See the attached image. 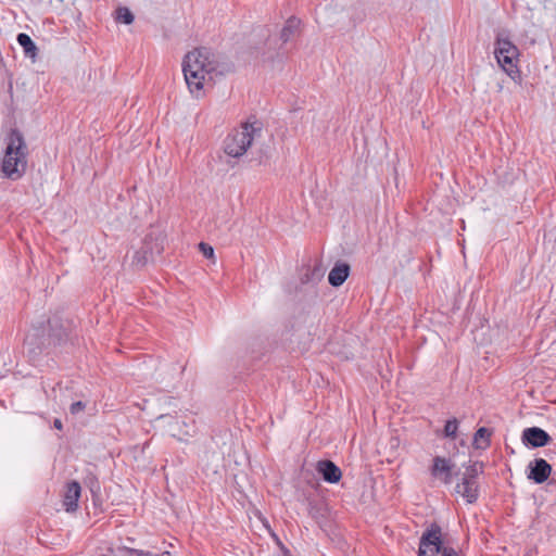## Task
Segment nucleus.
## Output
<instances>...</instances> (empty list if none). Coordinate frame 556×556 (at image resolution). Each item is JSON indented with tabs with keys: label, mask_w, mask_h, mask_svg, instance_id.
Wrapping results in <instances>:
<instances>
[{
	"label": "nucleus",
	"mask_w": 556,
	"mask_h": 556,
	"mask_svg": "<svg viewBox=\"0 0 556 556\" xmlns=\"http://www.w3.org/2000/svg\"><path fill=\"white\" fill-rule=\"evenodd\" d=\"M182 73L190 92L200 97L204 85L213 79V75L222 74L218 56L208 48L194 49L185 56Z\"/></svg>",
	"instance_id": "obj_1"
},
{
	"label": "nucleus",
	"mask_w": 556,
	"mask_h": 556,
	"mask_svg": "<svg viewBox=\"0 0 556 556\" xmlns=\"http://www.w3.org/2000/svg\"><path fill=\"white\" fill-rule=\"evenodd\" d=\"M28 147L24 136L17 129H12L5 137L4 155L1 169L4 177L11 180L20 179L27 168Z\"/></svg>",
	"instance_id": "obj_2"
},
{
	"label": "nucleus",
	"mask_w": 556,
	"mask_h": 556,
	"mask_svg": "<svg viewBox=\"0 0 556 556\" xmlns=\"http://www.w3.org/2000/svg\"><path fill=\"white\" fill-rule=\"evenodd\" d=\"M65 336V328L59 324L58 319H49L46 326H36L31 333H28L25 339V348L27 353L35 357L43 348L50 344H56L61 342Z\"/></svg>",
	"instance_id": "obj_3"
},
{
	"label": "nucleus",
	"mask_w": 556,
	"mask_h": 556,
	"mask_svg": "<svg viewBox=\"0 0 556 556\" xmlns=\"http://www.w3.org/2000/svg\"><path fill=\"white\" fill-rule=\"evenodd\" d=\"M262 136L261 123H244L227 136L224 142L225 153L231 157L242 156L248 148Z\"/></svg>",
	"instance_id": "obj_4"
},
{
	"label": "nucleus",
	"mask_w": 556,
	"mask_h": 556,
	"mask_svg": "<svg viewBox=\"0 0 556 556\" xmlns=\"http://www.w3.org/2000/svg\"><path fill=\"white\" fill-rule=\"evenodd\" d=\"M494 54L498 65L514 78L517 73L518 49L510 41L506 31H498L496 35Z\"/></svg>",
	"instance_id": "obj_5"
},
{
	"label": "nucleus",
	"mask_w": 556,
	"mask_h": 556,
	"mask_svg": "<svg viewBox=\"0 0 556 556\" xmlns=\"http://www.w3.org/2000/svg\"><path fill=\"white\" fill-rule=\"evenodd\" d=\"M418 556H458V554L451 547L442 546L441 528L433 523L420 538Z\"/></svg>",
	"instance_id": "obj_6"
},
{
	"label": "nucleus",
	"mask_w": 556,
	"mask_h": 556,
	"mask_svg": "<svg viewBox=\"0 0 556 556\" xmlns=\"http://www.w3.org/2000/svg\"><path fill=\"white\" fill-rule=\"evenodd\" d=\"M455 464L451 459L437 456L433 458V465L431 467V475L438 478L445 484L452 482L453 469Z\"/></svg>",
	"instance_id": "obj_7"
},
{
	"label": "nucleus",
	"mask_w": 556,
	"mask_h": 556,
	"mask_svg": "<svg viewBox=\"0 0 556 556\" xmlns=\"http://www.w3.org/2000/svg\"><path fill=\"white\" fill-rule=\"evenodd\" d=\"M521 439L526 445H530L532 447L545 446L551 441L549 434L539 427L526 428L522 432Z\"/></svg>",
	"instance_id": "obj_8"
},
{
	"label": "nucleus",
	"mask_w": 556,
	"mask_h": 556,
	"mask_svg": "<svg viewBox=\"0 0 556 556\" xmlns=\"http://www.w3.org/2000/svg\"><path fill=\"white\" fill-rule=\"evenodd\" d=\"M528 468V478L535 483L545 482L552 472L551 465L543 458H535L529 464Z\"/></svg>",
	"instance_id": "obj_9"
},
{
	"label": "nucleus",
	"mask_w": 556,
	"mask_h": 556,
	"mask_svg": "<svg viewBox=\"0 0 556 556\" xmlns=\"http://www.w3.org/2000/svg\"><path fill=\"white\" fill-rule=\"evenodd\" d=\"M455 492L463 496L467 503H475L479 496L477 480L462 478V481L455 485Z\"/></svg>",
	"instance_id": "obj_10"
},
{
	"label": "nucleus",
	"mask_w": 556,
	"mask_h": 556,
	"mask_svg": "<svg viewBox=\"0 0 556 556\" xmlns=\"http://www.w3.org/2000/svg\"><path fill=\"white\" fill-rule=\"evenodd\" d=\"M81 488L78 482L72 481L66 484L63 495V506L66 511H76Z\"/></svg>",
	"instance_id": "obj_11"
},
{
	"label": "nucleus",
	"mask_w": 556,
	"mask_h": 556,
	"mask_svg": "<svg viewBox=\"0 0 556 556\" xmlns=\"http://www.w3.org/2000/svg\"><path fill=\"white\" fill-rule=\"evenodd\" d=\"M316 469L329 483H338L342 477L341 469L331 460H319Z\"/></svg>",
	"instance_id": "obj_12"
},
{
	"label": "nucleus",
	"mask_w": 556,
	"mask_h": 556,
	"mask_svg": "<svg viewBox=\"0 0 556 556\" xmlns=\"http://www.w3.org/2000/svg\"><path fill=\"white\" fill-rule=\"evenodd\" d=\"M350 274V266L346 263H337L328 275V281L332 287L341 286Z\"/></svg>",
	"instance_id": "obj_13"
},
{
	"label": "nucleus",
	"mask_w": 556,
	"mask_h": 556,
	"mask_svg": "<svg viewBox=\"0 0 556 556\" xmlns=\"http://www.w3.org/2000/svg\"><path fill=\"white\" fill-rule=\"evenodd\" d=\"M301 21L296 17H290L286 22L283 28L280 31V39L282 42L290 41L300 33Z\"/></svg>",
	"instance_id": "obj_14"
},
{
	"label": "nucleus",
	"mask_w": 556,
	"mask_h": 556,
	"mask_svg": "<svg viewBox=\"0 0 556 556\" xmlns=\"http://www.w3.org/2000/svg\"><path fill=\"white\" fill-rule=\"evenodd\" d=\"M16 40L23 48L24 54L35 61L38 54V48L33 39L27 34L21 33L17 35Z\"/></svg>",
	"instance_id": "obj_15"
},
{
	"label": "nucleus",
	"mask_w": 556,
	"mask_h": 556,
	"mask_svg": "<svg viewBox=\"0 0 556 556\" xmlns=\"http://www.w3.org/2000/svg\"><path fill=\"white\" fill-rule=\"evenodd\" d=\"M491 431L484 427L479 428L473 437V444L477 448H485L490 444Z\"/></svg>",
	"instance_id": "obj_16"
},
{
	"label": "nucleus",
	"mask_w": 556,
	"mask_h": 556,
	"mask_svg": "<svg viewBox=\"0 0 556 556\" xmlns=\"http://www.w3.org/2000/svg\"><path fill=\"white\" fill-rule=\"evenodd\" d=\"M134 14L130 12L128 8L122 7L116 11V20L119 23L129 25L134 22Z\"/></svg>",
	"instance_id": "obj_17"
},
{
	"label": "nucleus",
	"mask_w": 556,
	"mask_h": 556,
	"mask_svg": "<svg viewBox=\"0 0 556 556\" xmlns=\"http://www.w3.org/2000/svg\"><path fill=\"white\" fill-rule=\"evenodd\" d=\"M458 429V420L456 418L450 419L444 426V437L455 439Z\"/></svg>",
	"instance_id": "obj_18"
},
{
	"label": "nucleus",
	"mask_w": 556,
	"mask_h": 556,
	"mask_svg": "<svg viewBox=\"0 0 556 556\" xmlns=\"http://www.w3.org/2000/svg\"><path fill=\"white\" fill-rule=\"evenodd\" d=\"M86 408V403L83 401H77L71 404L70 412L72 415H78L84 412Z\"/></svg>",
	"instance_id": "obj_19"
},
{
	"label": "nucleus",
	"mask_w": 556,
	"mask_h": 556,
	"mask_svg": "<svg viewBox=\"0 0 556 556\" xmlns=\"http://www.w3.org/2000/svg\"><path fill=\"white\" fill-rule=\"evenodd\" d=\"M199 249L206 258H212L214 256V249L210 244L201 242L199 244Z\"/></svg>",
	"instance_id": "obj_20"
},
{
	"label": "nucleus",
	"mask_w": 556,
	"mask_h": 556,
	"mask_svg": "<svg viewBox=\"0 0 556 556\" xmlns=\"http://www.w3.org/2000/svg\"><path fill=\"white\" fill-rule=\"evenodd\" d=\"M478 468L476 465H471L469 466L467 469H466V472L464 475L465 478H470V479H473L476 480L477 479V476H478Z\"/></svg>",
	"instance_id": "obj_21"
},
{
	"label": "nucleus",
	"mask_w": 556,
	"mask_h": 556,
	"mask_svg": "<svg viewBox=\"0 0 556 556\" xmlns=\"http://www.w3.org/2000/svg\"><path fill=\"white\" fill-rule=\"evenodd\" d=\"M147 250L143 251V255H141L140 252H137L134 256V262L138 265H142L144 264L147 261H148V257H147Z\"/></svg>",
	"instance_id": "obj_22"
},
{
	"label": "nucleus",
	"mask_w": 556,
	"mask_h": 556,
	"mask_svg": "<svg viewBox=\"0 0 556 556\" xmlns=\"http://www.w3.org/2000/svg\"><path fill=\"white\" fill-rule=\"evenodd\" d=\"M53 427H54L55 429H58V430H62V429H63V424H62L61 419H58V418H56V419H54V421H53Z\"/></svg>",
	"instance_id": "obj_23"
},
{
	"label": "nucleus",
	"mask_w": 556,
	"mask_h": 556,
	"mask_svg": "<svg viewBox=\"0 0 556 556\" xmlns=\"http://www.w3.org/2000/svg\"><path fill=\"white\" fill-rule=\"evenodd\" d=\"M135 555H136V556H154V555H152L151 553L142 552V551H136V552H135Z\"/></svg>",
	"instance_id": "obj_24"
},
{
	"label": "nucleus",
	"mask_w": 556,
	"mask_h": 556,
	"mask_svg": "<svg viewBox=\"0 0 556 556\" xmlns=\"http://www.w3.org/2000/svg\"><path fill=\"white\" fill-rule=\"evenodd\" d=\"M263 61H265V62H266V61H274V56H273V54L264 55V56H263Z\"/></svg>",
	"instance_id": "obj_25"
},
{
	"label": "nucleus",
	"mask_w": 556,
	"mask_h": 556,
	"mask_svg": "<svg viewBox=\"0 0 556 556\" xmlns=\"http://www.w3.org/2000/svg\"><path fill=\"white\" fill-rule=\"evenodd\" d=\"M161 556H172V554L169 552H163Z\"/></svg>",
	"instance_id": "obj_26"
},
{
	"label": "nucleus",
	"mask_w": 556,
	"mask_h": 556,
	"mask_svg": "<svg viewBox=\"0 0 556 556\" xmlns=\"http://www.w3.org/2000/svg\"><path fill=\"white\" fill-rule=\"evenodd\" d=\"M162 249H163L162 247H157V248H156V253H157V254H159V253H161Z\"/></svg>",
	"instance_id": "obj_27"
},
{
	"label": "nucleus",
	"mask_w": 556,
	"mask_h": 556,
	"mask_svg": "<svg viewBox=\"0 0 556 556\" xmlns=\"http://www.w3.org/2000/svg\"><path fill=\"white\" fill-rule=\"evenodd\" d=\"M52 392H53V393H56V387H54V388L52 389ZM54 397H56V394H54Z\"/></svg>",
	"instance_id": "obj_28"
}]
</instances>
